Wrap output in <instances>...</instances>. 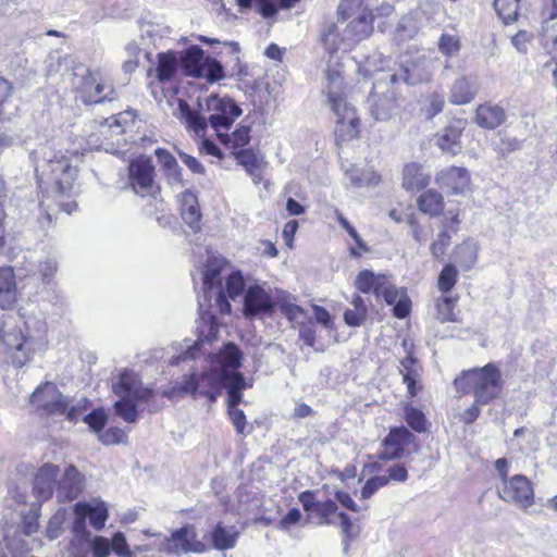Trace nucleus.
I'll return each instance as SVG.
<instances>
[{
	"mask_svg": "<svg viewBox=\"0 0 557 557\" xmlns=\"http://www.w3.org/2000/svg\"><path fill=\"white\" fill-rule=\"evenodd\" d=\"M242 359L239 348L234 343H227L210 357L207 370L184 375L173 387V394L206 397L209 401H214L223 387L228 392L233 385L244 386L245 377L238 371Z\"/></svg>",
	"mask_w": 557,
	"mask_h": 557,
	"instance_id": "1",
	"label": "nucleus"
},
{
	"mask_svg": "<svg viewBox=\"0 0 557 557\" xmlns=\"http://www.w3.org/2000/svg\"><path fill=\"white\" fill-rule=\"evenodd\" d=\"M205 300L222 314L231 312L228 299H236L245 288L240 271H232L231 263L206 247V261L201 271Z\"/></svg>",
	"mask_w": 557,
	"mask_h": 557,
	"instance_id": "2",
	"label": "nucleus"
},
{
	"mask_svg": "<svg viewBox=\"0 0 557 557\" xmlns=\"http://www.w3.org/2000/svg\"><path fill=\"white\" fill-rule=\"evenodd\" d=\"M198 106L200 111L191 109L185 100L180 99L177 117L189 132L199 137L206 135L208 124L218 137H223V131H228L243 113L233 99L218 95H210L203 102L198 100Z\"/></svg>",
	"mask_w": 557,
	"mask_h": 557,
	"instance_id": "3",
	"label": "nucleus"
},
{
	"mask_svg": "<svg viewBox=\"0 0 557 557\" xmlns=\"http://www.w3.org/2000/svg\"><path fill=\"white\" fill-rule=\"evenodd\" d=\"M24 326L26 333L20 326L8 323L0 329L3 351L16 368H21L29 361L32 342L34 339L42 341L47 330L45 320L36 317L25 318Z\"/></svg>",
	"mask_w": 557,
	"mask_h": 557,
	"instance_id": "4",
	"label": "nucleus"
},
{
	"mask_svg": "<svg viewBox=\"0 0 557 557\" xmlns=\"http://www.w3.org/2000/svg\"><path fill=\"white\" fill-rule=\"evenodd\" d=\"M454 385L461 394H473L476 404L487 405L502 394V372L496 363L490 362L482 368L462 371Z\"/></svg>",
	"mask_w": 557,
	"mask_h": 557,
	"instance_id": "5",
	"label": "nucleus"
},
{
	"mask_svg": "<svg viewBox=\"0 0 557 557\" xmlns=\"http://www.w3.org/2000/svg\"><path fill=\"white\" fill-rule=\"evenodd\" d=\"M42 162L35 168L39 183L52 185L58 194L70 196L77 177L76 165L69 157L48 147L42 149Z\"/></svg>",
	"mask_w": 557,
	"mask_h": 557,
	"instance_id": "6",
	"label": "nucleus"
},
{
	"mask_svg": "<svg viewBox=\"0 0 557 557\" xmlns=\"http://www.w3.org/2000/svg\"><path fill=\"white\" fill-rule=\"evenodd\" d=\"M112 391L119 397L114 403L115 412L128 423L138 419L137 401H146L152 396V389L143 386L136 373L127 369L120 373Z\"/></svg>",
	"mask_w": 557,
	"mask_h": 557,
	"instance_id": "7",
	"label": "nucleus"
},
{
	"mask_svg": "<svg viewBox=\"0 0 557 557\" xmlns=\"http://www.w3.org/2000/svg\"><path fill=\"white\" fill-rule=\"evenodd\" d=\"M30 403L48 413L65 414L70 422H76L81 417H84L88 406L86 398H81L75 404L70 405V400L52 383H46L36 388L30 396Z\"/></svg>",
	"mask_w": 557,
	"mask_h": 557,
	"instance_id": "8",
	"label": "nucleus"
},
{
	"mask_svg": "<svg viewBox=\"0 0 557 557\" xmlns=\"http://www.w3.org/2000/svg\"><path fill=\"white\" fill-rule=\"evenodd\" d=\"M331 87L327 91V101L332 111L337 116L335 133L345 138H354L358 134L359 119L354 106L347 102L346 98L334 88L341 84L338 75L330 76Z\"/></svg>",
	"mask_w": 557,
	"mask_h": 557,
	"instance_id": "9",
	"label": "nucleus"
},
{
	"mask_svg": "<svg viewBox=\"0 0 557 557\" xmlns=\"http://www.w3.org/2000/svg\"><path fill=\"white\" fill-rule=\"evenodd\" d=\"M75 76H79V83H73L75 88L79 92L82 101L86 104L100 103L103 101H112L116 98L114 88L112 85L103 81L102 78L96 77L87 69H79V73H75Z\"/></svg>",
	"mask_w": 557,
	"mask_h": 557,
	"instance_id": "10",
	"label": "nucleus"
},
{
	"mask_svg": "<svg viewBox=\"0 0 557 557\" xmlns=\"http://www.w3.org/2000/svg\"><path fill=\"white\" fill-rule=\"evenodd\" d=\"M160 550L170 555L201 554L206 552V545L198 540L196 528L193 524L173 531L160 546Z\"/></svg>",
	"mask_w": 557,
	"mask_h": 557,
	"instance_id": "11",
	"label": "nucleus"
},
{
	"mask_svg": "<svg viewBox=\"0 0 557 557\" xmlns=\"http://www.w3.org/2000/svg\"><path fill=\"white\" fill-rule=\"evenodd\" d=\"M497 493L504 502L513 504L522 509H527L534 504L532 483L522 474H516L508 480H504L497 486Z\"/></svg>",
	"mask_w": 557,
	"mask_h": 557,
	"instance_id": "12",
	"label": "nucleus"
},
{
	"mask_svg": "<svg viewBox=\"0 0 557 557\" xmlns=\"http://www.w3.org/2000/svg\"><path fill=\"white\" fill-rule=\"evenodd\" d=\"M275 301L264 285L248 286L244 295L243 313L246 318L271 315L275 310Z\"/></svg>",
	"mask_w": 557,
	"mask_h": 557,
	"instance_id": "13",
	"label": "nucleus"
},
{
	"mask_svg": "<svg viewBox=\"0 0 557 557\" xmlns=\"http://www.w3.org/2000/svg\"><path fill=\"white\" fill-rule=\"evenodd\" d=\"M129 177L137 193L152 194L154 190V166L150 159L139 158L129 164Z\"/></svg>",
	"mask_w": 557,
	"mask_h": 557,
	"instance_id": "14",
	"label": "nucleus"
},
{
	"mask_svg": "<svg viewBox=\"0 0 557 557\" xmlns=\"http://www.w3.org/2000/svg\"><path fill=\"white\" fill-rule=\"evenodd\" d=\"M59 472V466L53 463H44L38 468L34 475L33 492L39 503L52 497Z\"/></svg>",
	"mask_w": 557,
	"mask_h": 557,
	"instance_id": "15",
	"label": "nucleus"
},
{
	"mask_svg": "<svg viewBox=\"0 0 557 557\" xmlns=\"http://www.w3.org/2000/svg\"><path fill=\"white\" fill-rule=\"evenodd\" d=\"M84 488V478L74 466H67L58 482L57 498L59 502H71L79 496Z\"/></svg>",
	"mask_w": 557,
	"mask_h": 557,
	"instance_id": "16",
	"label": "nucleus"
},
{
	"mask_svg": "<svg viewBox=\"0 0 557 557\" xmlns=\"http://www.w3.org/2000/svg\"><path fill=\"white\" fill-rule=\"evenodd\" d=\"M412 434L405 426L392 428L383 440L384 450L379 458L391 460L401 457L405 446L410 444Z\"/></svg>",
	"mask_w": 557,
	"mask_h": 557,
	"instance_id": "17",
	"label": "nucleus"
},
{
	"mask_svg": "<svg viewBox=\"0 0 557 557\" xmlns=\"http://www.w3.org/2000/svg\"><path fill=\"white\" fill-rule=\"evenodd\" d=\"M437 65L438 59L421 55L406 67L405 81L410 85L428 83L431 81Z\"/></svg>",
	"mask_w": 557,
	"mask_h": 557,
	"instance_id": "18",
	"label": "nucleus"
},
{
	"mask_svg": "<svg viewBox=\"0 0 557 557\" xmlns=\"http://www.w3.org/2000/svg\"><path fill=\"white\" fill-rule=\"evenodd\" d=\"M436 183L442 188H447L454 194H460L468 189L470 176L465 168L450 166L437 173Z\"/></svg>",
	"mask_w": 557,
	"mask_h": 557,
	"instance_id": "19",
	"label": "nucleus"
},
{
	"mask_svg": "<svg viewBox=\"0 0 557 557\" xmlns=\"http://www.w3.org/2000/svg\"><path fill=\"white\" fill-rule=\"evenodd\" d=\"M251 387V384L244 381V386L236 385L228 391L227 397V406H228V416L230 419L236 430V432L240 435L249 434L247 430L246 416L242 409H238L237 406L243 399L242 391Z\"/></svg>",
	"mask_w": 557,
	"mask_h": 557,
	"instance_id": "20",
	"label": "nucleus"
},
{
	"mask_svg": "<svg viewBox=\"0 0 557 557\" xmlns=\"http://www.w3.org/2000/svg\"><path fill=\"white\" fill-rule=\"evenodd\" d=\"M373 20L374 16L371 11L363 10L346 26L345 39L351 45L367 39L373 30Z\"/></svg>",
	"mask_w": 557,
	"mask_h": 557,
	"instance_id": "21",
	"label": "nucleus"
},
{
	"mask_svg": "<svg viewBox=\"0 0 557 557\" xmlns=\"http://www.w3.org/2000/svg\"><path fill=\"white\" fill-rule=\"evenodd\" d=\"M17 300L15 275L11 267H0V309L11 310Z\"/></svg>",
	"mask_w": 557,
	"mask_h": 557,
	"instance_id": "22",
	"label": "nucleus"
},
{
	"mask_svg": "<svg viewBox=\"0 0 557 557\" xmlns=\"http://www.w3.org/2000/svg\"><path fill=\"white\" fill-rule=\"evenodd\" d=\"M399 373L403 375V383L407 386L408 395L414 397L421 388L419 385L421 367L411 354L400 360Z\"/></svg>",
	"mask_w": 557,
	"mask_h": 557,
	"instance_id": "23",
	"label": "nucleus"
},
{
	"mask_svg": "<svg viewBox=\"0 0 557 557\" xmlns=\"http://www.w3.org/2000/svg\"><path fill=\"white\" fill-rule=\"evenodd\" d=\"M479 86L475 79L461 76L451 85L449 92V101L454 104H466L473 100L478 94Z\"/></svg>",
	"mask_w": 557,
	"mask_h": 557,
	"instance_id": "24",
	"label": "nucleus"
},
{
	"mask_svg": "<svg viewBox=\"0 0 557 557\" xmlns=\"http://www.w3.org/2000/svg\"><path fill=\"white\" fill-rule=\"evenodd\" d=\"M74 512L85 515L89 519L90 524L97 531L104 527L108 519V508L103 502H97L95 504L82 502L76 503L74 505Z\"/></svg>",
	"mask_w": 557,
	"mask_h": 557,
	"instance_id": "25",
	"label": "nucleus"
},
{
	"mask_svg": "<svg viewBox=\"0 0 557 557\" xmlns=\"http://www.w3.org/2000/svg\"><path fill=\"white\" fill-rule=\"evenodd\" d=\"M206 59L199 46H191L182 54L181 65L187 76L201 77V70Z\"/></svg>",
	"mask_w": 557,
	"mask_h": 557,
	"instance_id": "26",
	"label": "nucleus"
},
{
	"mask_svg": "<svg viewBox=\"0 0 557 557\" xmlns=\"http://www.w3.org/2000/svg\"><path fill=\"white\" fill-rule=\"evenodd\" d=\"M430 183V175L425 173L420 164L410 163L403 171V186L407 190H420Z\"/></svg>",
	"mask_w": 557,
	"mask_h": 557,
	"instance_id": "27",
	"label": "nucleus"
},
{
	"mask_svg": "<svg viewBox=\"0 0 557 557\" xmlns=\"http://www.w3.org/2000/svg\"><path fill=\"white\" fill-rule=\"evenodd\" d=\"M475 120L481 127L493 129L505 121V112L499 106L481 104L476 109Z\"/></svg>",
	"mask_w": 557,
	"mask_h": 557,
	"instance_id": "28",
	"label": "nucleus"
},
{
	"mask_svg": "<svg viewBox=\"0 0 557 557\" xmlns=\"http://www.w3.org/2000/svg\"><path fill=\"white\" fill-rule=\"evenodd\" d=\"M181 214L183 220L191 227H198L200 220V210L197 201V197L190 190L182 193L181 198Z\"/></svg>",
	"mask_w": 557,
	"mask_h": 557,
	"instance_id": "29",
	"label": "nucleus"
},
{
	"mask_svg": "<svg viewBox=\"0 0 557 557\" xmlns=\"http://www.w3.org/2000/svg\"><path fill=\"white\" fill-rule=\"evenodd\" d=\"M238 532L234 528H226L218 523L212 531V545L218 550H226L235 547Z\"/></svg>",
	"mask_w": 557,
	"mask_h": 557,
	"instance_id": "30",
	"label": "nucleus"
},
{
	"mask_svg": "<svg viewBox=\"0 0 557 557\" xmlns=\"http://www.w3.org/2000/svg\"><path fill=\"white\" fill-rule=\"evenodd\" d=\"M385 280L383 275L363 270L357 275L355 285L359 292L363 294L373 293L376 296Z\"/></svg>",
	"mask_w": 557,
	"mask_h": 557,
	"instance_id": "31",
	"label": "nucleus"
},
{
	"mask_svg": "<svg viewBox=\"0 0 557 557\" xmlns=\"http://www.w3.org/2000/svg\"><path fill=\"white\" fill-rule=\"evenodd\" d=\"M124 133L125 124L122 114L107 119L101 131V134L106 136L107 139L111 140V145H116L117 147H120L121 143L126 141L123 137Z\"/></svg>",
	"mask_w": 557,
	"mask_h": 557,
	"instance_id": "32",
	"label": "nucleus"
},
{
	"mask_svg": "<svg viewBox=\"0 0 557 557\" xmlns=\"http://www.w3.org/2000/svg\"><path fill=\"white\" fill-rule=\"evenodd\" d=\"M417 203L423 213H428L430 215L438 214L444 208L442 195L433 189H429L423 193L417 199Z\"/></svg>",
	"mask_w": 557,
	"mask_h": 557,
	"instance_id": "33",
	"label": "nucleus"
},
{
	"mask_svg": "<svg viewBox=\"0 0 557 557\" xmlns=\"http://www.w3.org/2000/svg\"><path fill=\"white\" fill-rule=\"evenodd\" d=\"M352 309H347L344 312V321L348 326L358 327L360 326L368 313L367 305L364 300L356 295L351 300Z\"/></svg>",
	"mask_w": 557,
	"mask_h": 557,
	"instance_id": "34",
	"label": "nucleus"
},
{
	"mask_svg": "<svg viewBox=\"0 0 557 557\" xmlns=\"http://www.w3.org/2000/svg\"><path fill=\"white\" fill-rule=\"evenodd\" d=\"M177 58L173 52H162L158 54V65L156 67L157 78L160 82L170 81L177 70Z\"/></svg>",
	"mask_w": 557,
	"mask_h": 557,
	"instance_id": "35",
	"label": "nucleus"
},
{
	"mask_svg": "<svg viewBox=\"0 0 557 557\" xmlns=\"http://www.w3.org/2000/svg\"><path fill=\"white\" fill-rule=\"evenodd\" d=\"M370 101V112L374 120L387 121L392 116L395 102L391 96H383L377 99L372 96Z\"/></svg>",
	"mask_w": 557,
	"mask_h": 557,
	"instance_id": "36",
	"label": "nucleus"
},
{
	"mask_svg": "<svg viewBox=\"0 0 557 557\" xmlns=\"http://www.w3.org/2000/svg\"><path fill=\"white\" fill-rule=\"evenodd\" d=\"M457 300V297H438L435 300V318L442 323L457 322L458 317L454 311Z\"/></svg>",
	"mask_w": 557,
	"mask_h": 557,
	"instance_id": "37",
	"label": "nucleus"
},
{
	"mask_svg": "<svg viewBox=\"0 0 557 557\" xmlns=\"http://www.w3.org/2000/svg\"><path fill=\"white\" fill-rule=\"evenodd\" d=\"M460 131L455 127L445 128L444 133L437 137V146L443 152L456 156L460 149Z\"/></svg>",
	"mask_w": 557,
	"mask_h": 557,
	"instance_id": "38",
	"label": "nucleus"
},
{
	"mask_svg": "<svg viewBox=\"0 0 557 557\" xmlns=\"http://www.w3.org/2000/svg\"><path fill=\"white\" fill-rule=\"evenodd\" d=\"M478 258L476 246H456L453 259L463 270L469 271L475 264Z\"/></svg>",
	"mask_w": 557,
	"mask_h": 557,
	"instance_id": "39",
	"label": "nucleus"
},
{
	"mask_svg": "<svg viewBox=\"0 0 557 557\" xmlns=\"http://www.w3.org/2000/svg\"><path fill=\"white\" fill-rule=\"evenodd\" d=\"M220 141L230 145L233 148L245 147L250 140V127L240 125L232 134L223 131V137H219Z\"/></svg>",
	"mask_w": 557,
	"mask_h": 557,
	"instance_id": "40",
	"label": "nucleus"
},
{
	"mask_svg": "<svg viewBox=\"0 0 557 557\" xmlns=\"http://www.w3.org/2000/svg\"><path fill=\"white\" fill-rule=\"evenodd\" d=\"M288 295L278 298V307L281 312L292 322L301 323L307 318L306 311L298 305L293 304Z\"/></svg>",
	"mask_w": 557,
	"mask_h": 557,
	"instance_id": "41",
	"label": "nucleus"
},
{
	"mask_svg": "<svg viewBox=\"0 0 557 557\" xmlns=\"http://www.w3.org/2000/svg\"><path fill=\"white\" fill-rule=\"evenodd\" d=\"M494 9L505 24L517 20L519 0H494Z\"/></svg>",
	"mask_w": 557,
	"mask_h": 557,
	"instance_id": "42",
	"label": "nucleus"
},
{
	"mask_svg": "<svg viewBox=\"0 0 557 557\" xmlns=\"http://www.w3.org/2000/svg\"><path fill=\"white\" fill-rule=\"evenodd\" d=\"M438 50L446 58H451L458 54L461 49L460 37L456 34L444 32L437 42Z\"/></svg>",
	"mask_w": 557,
	"mask_h": 557,
	"instance_id": "43",
	"label": "nucleus"
},
{
	"mask_svg": "<svg viewBox=\"0 0 557 557\" xmlns=\"http://www.w3.org/2000/svg\"><path fill=\"white\" fill-rule=\"evenodd\" d=\"M419 28L417 18L413 14L409 13L401 16L396 27V32L401 39H411L418 34Z\"/></svg>",
	"mask_w": 557,
	"mask_h": 557,
	"instance_id": "44",
	"label": "nucleus"
},
{
	"mask_svg": "<svg viewBox=\"0 0 557 557\" xmlns=\"http://www.w3.org/2000/svg\"><path fill=\"white\" fill-rule=\"evenodd\" d=\"M458 280V271L453 263L446 264L437 278L438 289L443 293H448L455 286Z\"/></svg>",
	"mask_w": 557,
	"mask_h": 557,
	"instance_id": "45",
	"label": "nucleus"
},
{
	"mask_svg": "<svg viewBox=\"0 0 557 557\" xmlns=\"http://www.w3.org/2000/svg\"><path fill=\"white\" fill-rule=\"evenodd\" d=\"M321 36L323 45L330 52L337 51L341 48V44L347 40L345 36L339 38L338 28L334 23L326 25Z\"/></svg>",
	"mask_w": 557,
	"mask_h": 557,
	"instance_id": "46",
	"label": "nucleus"
},
{
	"mask_svg": "<svg viewBox=\"0 0 557 557\" xmlns=\"http://www.w3.org/2000/svg\"><path fill=\"white\" fill-rule=\"evenodd\" d=\"M224 76L225 74L222 64L213 58H206L201 70V77H206L210 83H215L223 79Z\"/></svg>",
	"mask_w": 557,
	"mask_h": 557,
	"instance_id": "47",
	"label": "nucleus"
},
{
	"mask_svg": "<svg viewBox=\"0 0 557 557\" xmlns=\"http://www.w3.org/2000/svg\"><path fill=\"white\" fill-rule=\"evenodd\" d=\"M405 420L408 423V425L416 432L422 433L426 430V420L424 413L417 408L406 407Z\"/></svg>",
	"mask_w": 557,
	"mask_h": 557,
	"instance_id": "48",
	"label": "nucleus"
},
{
	"mask_svg": "<svg viewBox=\"0 0 557 557\" xmlns=\"http://www.w3.org/2000/svg\"><path fill=\"white\" fill-rule=\"evenodd\" d=\"M65 509H58L50 518L47 527L46 535L49 540L54 541L62 534V525L65 521Z\"/></svg>",
	"mask_w": 557,
	"mask_h": 557,
	"instance_id": "49",
	"label": "nucleus"
},
{
	"mask_svg": "<svg viewBox=\"0 0 557 557\" xmlns=\"http://www.w3.org/2000/svg\"><path fill=\"white\" fill-rule=\"evenodd\" d=\"M337 511V505L333 500L319 502L314 513L319 517V525L333 524L331 517Z\"/></svg>",
	"mask_w": 557,
	"mask_h": 557,
	"instance_id": "50",
	"label": "nucleus"
},
{
	"mask_svg": "<svg viewBox=\"0 0 557 557\" xmlns=\"http://www.w3.org/2000/svg\"><path fill=\"white\" fill-rule=\"evenodd\" d=\"M363 0H342L338 5V13L344 20L358 16L366 8H362Z\"/></svg>",
	"mask_w": 557,
	"mask_h": 557,
	"instance_id": "51",
	"label": "nucleus"
},
{
	"mask_svg": "<svg viewBox=\"0 0 557 557\" xmlns=\"http://www.w3.org/2000/svg\"><path fill=\"white\" fill-rule=\"evenodd\" d=\"M234 156L237 163L243 165L248 174H253V170H257L258 166V159L250 149L238 150L234 152Z\"/></svg>",
	"mask_w": 557,
	"mask_h": 557,
	"instance_id": "52",
	"label": "nucleus"
},
{
	"mask_svg": "<svg viewBox=\"0 0 557 557\" xmlns=\"http://www.w3.org/2000/svg\"><path fill=\"white\" fill-rule=\"evenodd\" d=\"M388 484V478L385 475H376L366 481L361 488L360 496L362 499L370 498L376 491Z\"/></svg>",
	"mask_w": 557,
	"mask_h": 557,
	"instance_id": "53",
	"label": "nucleus"
},
{
	"mask_svg": "<svg viewBox=\"0 0 557 557\" xmlns=\"http://www.w3.org/2000/svg\"><path fill=\"white\" fill-rule=\"evenodd\" d=\"M13 94L12 84L4 77H0V122L10 120V116L4 111V106Z\"/></svg>",
	"mask_w": 557,
	"mask_h": 557,
	"instance_id": "54",
	"label": "nucleus"
},
{
	"mask_svg": "<svg viewBox=\"0 0 557 557\" xmlns=\"http://www.w3.org/2000/svg\"><path fill=\"white\" fill-rule=\"evenodd\" d=\"M111 548L120 556V557H137L135 556V552H131V548L126 542V537L124 533L116 532L112 536Z\"/></svg>",
	"mask_w": 557,
	"mask_h": 557,
	"instance_id": "55",
	"label": "nucleus"
},
{
	"mask_svg": "<svg viewBox=\"0 0 557 557\" xmlns=\"http://www.w3.org/2000/svg\"><path fill=\"white\" fill-rule=\"evenodd\" d=\"M533 32L522 29L511 37V44L518 52L527 53L529 45L533 41Z\"/></svg>",
	"mask_w": 557,
	"mask_h": 557,
	"instance_id": "56",
	"label": "nucleus"
},
{
	"mask_svg": "<svg viewBox=\"0 0 557 557\" xmlns=\"http://www.w3.org/2000/svg\"><path fill=\"white\" fill-rule=\"evenodd\" d=\"M202 322L205 323L203 327L200 330V338L209 341L215 337L218 333V323L213 314L211 313H201L200 315Z\"/></svg>",
	"mask_w": 557,
	"mask_h": 557,
	"instance_id": "57",
	"label": "nucleus"
},
{
	"mask_svg": "<svg viewBox=\"0 0 557 557\" xmlns=\"http://www.w3.org/2000/svg\"><path fill=\"white\" fill-rule=\"evenodd\" d=\"M83 421L87 423L92 431L100 432L107 423V416L103 410L96 409L92 412L85 414L83 417Z\"/></svg>",
	"mask_w": 557,
	"mask_h": 557,
	"instance_id": "58",
	"label": "nucleus"
},
{
	"mask_svg": "<svg viewBox=\"0 0 557 557\" xmlns=\"http://www.w3.org/2000/svg\"><path fill=\"white\" fill-rule=\"evenodd\" d=\"M401 293V290L397 289L393 284L385 280L376 297H383L387 305H394L400 297Z\"/></svg>",
	"mask_w": 557,
	"mask_h": 557,
	"instance_id": "59",
	"label": "nucleus"
},
{
	"mask_svg": "<svg viewBox=\"0 0 557 557\" xmlns=\"http://www.w3.org/2000/svg\"><path fill=\"white\" fill-rule=\"evenodd\" d=\"M301 517H302V515L298 508H292L278 521L277 528L282 531L287 532V531H289L292 525H295L300 521Z\"/></svg>",
	"mask_w": 557,
	"mask_h": 557,
	"instance_id": "60",
	"label": "nucleus"
},
{
	"mask_svg": "<svg viewBox=\"0 0 557 557\" xmlns=\"http://www.w3.org/2000/svg\"><path fill=\"white\" fill-rule=\"evenodd\" d=\"M164 173H165L168 183L172 187H177V188L184 187L185 183L183 180L182 168L178 165V163H175L171 168H168L166 170H164Z\"/></svg>",
	"mask_w": 557,
	"mask_h": 557,
	"instance_id": "61",
	"label": "nucleus"
},
{
	"mask_svg": "<svg viewBox=\"0 0 557 557\" xmlns=\"http://www.w3.org/2000/svg\"><path fill=\"white\" fill-rule=\"evenodd\" d=\"M111 549L110 541L103 536H96L91 543V550L95 557H108Z\"/></svg>",
	"mask_w": 557,
	"mask_h": 557,
	"instance_id": "62",
	"label": "nucleus"
},
{
	"mask_svg": "<svg viewBox=\"0 0 557 557\" xmlns=\"http://www.w3.org/2000/svg\"><path fill=\"white\" fill-rule=\"evenodd\" d=\"M335 498L342 506L354 512H360L361 510L368 509V505H364L363 507L358 506L347 492L337 491L335 493Z\"/></svg>",
	"mask_w": 557,
	"mask_h": 557,
	"instance_id": "63",
	"label": "nucleus"
},
{
	"mask_svg": "<svg viewBox=\"0 0 557 557\" xmlns=\"http://www.w3.org/2000/svg\"><path fill=\"white\" fill-rule=\"evenodd\" d=\"M411 301L409 297L401 293L398 300L394 304L393 312L398 319H404L409 314Z\"/></svg>",
	"mask_w": 557,
	"mask_h": 557,
	"instance_id": "64",
	"label": "nucleus"
}]
</instances>
